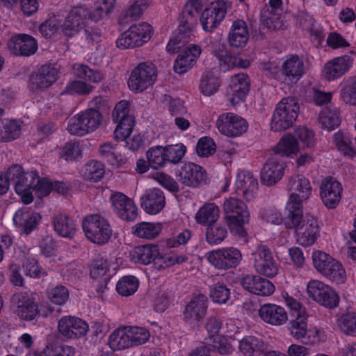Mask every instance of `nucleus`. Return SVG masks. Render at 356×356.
Listing matches in <instances>:
<instances>
[{
  "label": "nucleus",
  "mask_w": 356,
  "mask_h": 356,
  "mask_svg": "<svg viewBox=\"0 0 356 356\" xmlns=\"http://www.w3.org/2000/svg\"><path fill=\"white\" fill-rule=\"evenodd\" d=\"M115 0H100L95 3L91 12L82 6L72 8L60 26L62 33L72 37L85 26L87 19L97 22L106 17L113 9Z\"/></svg>",
  "instance_id": "f257e3e1"
},
{
  "label": "nucleus",
  "mask_w": 356,
  "mask_h": 356,
  "mask_svg": "<svg viewBox=\"0 0 356 356\" xmlns=\"http://www.w3.org/2000/svg\"><path fill=\"white\" fill-rule=\"evenodd\" d=\"M223 211L231 234L245 239L248 232L245 226L250 222V211L247 205L239 199L229 197L224 202Z\"/></svg>",
  "instance_id": "f03ea898"
},
{
  "label": "nucleus",
  "mask_w": 356,
  "mask_h": 356,
  "mask_svg": "<svg viewBox=\"0 0 356 356\" xmlns=\"http://www.w3.org/2000/svg\"><path fill=\"white\" fill-rule=\"evenodd\" d=\"M8 178L14 183V190L21 201L31 204L39 182V175L35 171H25L20 165H11L6 172Z\"/></svg>",
  "instance_id": "7ed1b4c3"
},
{
  "label": "nucleus",
  "mask_w": 356,
  "mask_h": 356,
  "mask_svg": "<svg viewBox=\"0 0 356 356\" xmlns=\"http://www.w3.org/2000/svg\"><path fill=\"white\" fill-rule=\"evenodd\" d=\"M264 68L269 75L287 86L297 83L305 72L302 60L293 54L283 59L280 69L271 63H266Z\"/></svg>",
  "instance_id": "20e7f679"
},
{
  "label": "nucleus",
  "mask_w": 356,
  "mask_h": 356,
  "mask_svg": "<svg viewBox=\"0 0 356 356\" xmlns=\"http://www.w3.org/2000/svg\"><path fill=\"white\" fill-rule=\"evenodd\" d=\"M300 113V104L293 97L282 98L276 105L270 120V129L286 131L293 126Z\"/></svg>",
  "instance_id": "39448f33"
},
{
  "label": "nucleus",
  "mask_w": 356,
  "mask_h": 356,
  "mask_svg": "<svg viewBox=\"0 0 356 356\" xmlns=\"http://www.w3.org/2000/svg\"><path fill=\"white\" fill-rule=\"evenodd\" d=\"M315 269L326 279L334 284L343 283L346 280V270L338 260L331 255L315 250L312 255Z\"/></svg>",
  "instance_id": "423d86ee"
},
{
  "label": "nucleus",
  "mask_w": 356,
  "mask_h": 356,
  "mask_svg": "<svg viewBox=\"0 0 356 356\" xmlns=\"http://www.w3.org/2000/svg\"><path fill=\"white\" fill-rule=\"evenodd\" d=\"M104 117L97 108H89L72 117L67 124V131L72 135L85 136L97 130Z\"/></svg>",
  "instance_id": "0eeeda50"
},
{
  "label": "nucleus",
  "mask_w": 356,
  "mask_h": 356,
  "mask_svg": "<svg viewBox=\"0 0 356 356\" xmlns=\"http://www.w3.org/2000/svg\"><path fill=\"white\" fill-rule=\"evenodd\" d=\"M82 227L86 238L92 243L104 245L111 238L113 231L109 222L99 214L86 216Z\"/></svg>",
  "instance_id": "6e6552de"
},
{
  "label": "nucleus",
  "mask_w": 356,
  "mask_h": 356,
  "mask_svg": "<svg viewBox=\"0 0 356 356\" xmlns=\"http://www.w3.org/2000/svg\"><path fill=\"white\" fill-rule=\"evenodd\" d=\"M152 26L145 22L131 25L116 40V46L121 49H133L147 43L153 34Z\"/></svg>",
  "instance_id": "1a4fd4ad"
},
{
  "label": "nucleus",
  "mask_w": 356,
  "mask_h": 356,
  "mask_svg": "<svg viewBox=\"0 0 356 356\" xmlns=\"http://www.w3.org/2000/svg\"><path fill=\"white\" fill-rule=\"evenodd\" d=\"M205 258L216 269L227 270L238 266L243 260V254L238 248L227 246L207 252Z\"/></svg>",
  "instance_id": "9d476101"
},
{
  "label": "nucleus",
  "mask_w": 356,
  "mask_h": 356,
  "mask_svg": "<svg viewBox=\"0 0 356 356\" xmlns=\"http://www.w3.org/2000/svg\"><path fill=\"white\" fill-rule=\"evenodd\" d=\"M306 293L311 300L327 309L336 308L340 300L335 289L318 280H311L308 282Z\"/></svg>",
  "instance_id": "9b49d317"
},
{
  "label": "nucleus",
  "mask_w": 356,
  "mask_h": 356,
  "mask_svg": "<svg viewBox=\"0 0 356 356\" xmlns=\"http://www.w3.org/2000/svg\"><path fill=\"white\" fill-rule=\"evenodd\" d=\"M248 127L245 118L232 112L222 113L216 120V127L219 133L229 138L241 137L247 132Z\"/></svg>",
  "instance_id": "f8f14e48"
},
{
  "label": "nucleus",
  "mask_w": 356,
  "mask_h": 356,
  "mask_svg": "<svg viewBox=\"0 0 356 356\" xmlns=\"http://www.w3.org/2000/svg\"><path fill=\"white\" fill-rule=\"evenodd\" d=\"M157 78V70L152 64L141 63L131 71L128 79L129 88L141 92L152 86Z\"/></svg>",
  "instance_id": "ddd939ff"
},
{
  "label": "nucleus",
  "mask_w": 356,
  "mask_h": 356,
  "mask_svg": "<svg viewBox=\"0 0 356 356\" xmlns=\"http://www.w3.org/2000/svg\"><path fill=\"white\" fill-rule=\"evenodd\" d=\"M113 119L117 123L114 131L115 138L120 140H127L135 126L134 118L129 114V104L127 101H120L115 105Z\"/></svg>",
  "instance_id": "4468645a"
},
{
  "label": "nucleus",
  "mask_w": 356,
  "mask_h": 356,
  "mask_svg": "<svg viewBox=\"0 0 356 356\" xmlns=\"http://www.w3.org/2000/svg\"><path fill=\"white\" fill-rule=\"evenodd\" d=\"M256 272L267 277H274L278 274L279 265L274 259L270 249L260 245L252 254Z\"/></svg>",
  "instance_id": "2eb2a0df"
},
{
  "label": "nucleus",
  "mask_w": 356,
  "mask_h": 356,
  "mask_svg": "<svg viewBox=\"0 0 356 356\" xmlns=\"http://www.w3.org/2000/svg\"><path fill=\"white\" fill-rule=\"evenodd\" d=\"M353 51L351 54H344L334 57L327 61L322 69L321 75L327 81H334L347 74L354 64Z\"/></svg>",
  "instance_id": "dca6fc26"
},
{
  "label": "nucleus",
  "mask_w": 356,
  "mask_h": 356,
  "mask_svg": "<svg viewBox=\"0 0 356 356\" xmlns=\"http://www.w3.org/2000/svg\"><path fill=\"white\" fill-rule=\"evenodd\" d=\"M227 14V4L222 1H216L209 4L200 16V24L206 32H212L223 21Z\"/></svg>",
  "instance_id": "f3484780"
},
{
  "label": "nucleus",
  "mask_w": 356,
  "mask_h": 356,
  "mask_svg": "<svg viewBox=\"0 0 356 356\" xmlns=\"http://www.w3.org/2000/svg\"><path fill=\"white\" fill-rule=\"evenodd\" d=\"M114 213L120 219L134 221L138 216V209L134 202L121 192H112L110 198Z\"/></svg>",
  "instance_id": "a211bd4d"
},
{
  "label": "nucleus",
  "mask_w": 356,
  "mask_h": 356,
  "mask_svg": "<svg viewBox=\"0 0 356 356\" xmlns=\"http://www.w3.org/2000/svg\"><path fill=\"white\" fill-rule=\"evenodd\" d=\"M243 289L258 296H270L275 291V286L270 280L254 274H246L240 279Z\"/></svg>",
  "instance_id": "6ab92c4d"
},
{
  "label": "nucleus",
  "mask_w": 356,
  "mask_h": 356,
  "mask_svg": "<svg viewBox=\"0 0 356 356\" xmlns=\"http://www.w3.org/2000/svg\"><path fill=\"white\" fill-rule=\"evenodd\" d=\"M14 301L17 303L16 314L23 320L31 321L34 319L38 314L37 305L33 298L28 293L19 294L15 296ZM54 312L51 307H41L39 313L42 316H48Z\"/></svg>",
  "instance_id": "aec40b11"
},
{
  "label": "nucleus",
  "mask_w": 356,
  "mask_h": 356,
  "mask_svg": "<svg viewBox=\"0 0 356 356\" xmlns=\"http://www.w3.org/2000/svg\"><path fill=\"white\" fill-rule=\"evenodd\" d=\"M221 328V322L216 318H211L208 320L206 329L208 332L209 339L212 342L213 350L219 354L230 355L234 351L233 346L228 341V338L232 336L227 334L226 337L219 334Z\"/></svg>",
  "instance_id": "412c9836"
},
{
  "label": "nucleus",
  "mask_w": 356,
  "mask_h": 356,
  "mask_svg": "<svg viewBox=\"0 0 356 356\" xmlns=\"http://www.w3.org/2000/svg\"><path fill=\"white\" fill-rule=\"evenodd\" d=\"M249 90L248 76L243 73L237 74L231 77L227 89V97L230 104L236 106L245 102Z\"/></svg>",
  "instance_id": "4be33fe9"
},
{
  "label": "nucleus",
  "mask_w": 356,
  "mask_h": 356,
  "mask_svg": "<svg viewBox=\"0 0 356 356\" xmlns=\"http://www.w3.org/2000/svg\"><path fill=\"white\" fill-rule=\"evenodd\" d=\"M287 188L291 192L287 202L302 204L312 195V187L309 180L302 175L291 176Z\"/></svg>",
  "instance_id": "5701e85b"
},
{
  "label": "nucleus",
  "mask_w": 356,
  "mask_h": 356,
  "mask_svg": "<svg viewBox=\"0 0 356 356\" xmlns=\"http://www.w3.org/2000/svg\"><path fill=\"white\" fill-rule=\"evenodd\" d=\"M177 177L184 185L193 188L204 184L208 180L206 171L193 163H185L178 172Z\"/></svg>",
  "instance_id": "b1692460"
},
{
  "label": "nucleus",
  "mask_w": 356,
  "mask_h": 356,
  "mask_svg": "<svg viewBox=\"0 0 356 356\" xmlns=\"http://www.w3.org/2000/svg\"><path fill=\"white\" fill-rule=\"evenodd\" d=\"M258 316L264 323L273 326H282L289 320L286 309L271 302L261 305L258 309Z\"/></svg>",
  "instance_id": "393cba45"
},
{
  "label": "nucleus",
  "mask_w": 356,
  "mask_h": 356,
  "mask_svg": "<svg viewBox=\"0 0 356 356\" xmlns=\"http://www.w3.org/2000/svg\"><path fill=\"white\" fill-rule=\"evenodd\" d=\"M321 226L313 216H305L304 223L296 232V242L301 246H312L320 236Z\"/></svg>",
  "instance_id": "a878e982"
},
{
  "label": "nucleus",
  "mask_w": 356,
  "mask_h": 356,
  "mask_svg": "<svg viewBox=\"0 0 356 356\" xmlns=\"http://www.w3.org/2000/svg\"><path fill=\"white\" fill-rule=\"evenodd\" d=\"M60 334L67 339L83 337L88 331V324L79 318L72 316L62 317L58 323Z\"/></svg>",
  "instance_id": "bb28decb"
},
{
  "label": "nucleus",
  "mask_w": 356,
  "mask_h": 356,
  "mask_svg": "<svg viewBox=\"0 0 356 356\" xmlns=\"http://www.w3.org/2000/svg\"><path fill=\"white\" fill-rule=\"evenodd\" d=\"M320 197L325 207L335 209L339 204L343 192L340 182L333 179H326L320 185Z\"/></svg>",
  "instance_id": "cd10ccee"
},
{
  "label": "nucleus",
  "mask_w": 356,
  "mask_h": 356,
  "mask_svg": "<svg viewBox=\"0 0 356 356\" xmlns=\"http://www.w3.org/2000/svg\"><path fill=\"white\" fill-rule=\"evenodd\" d=\"M236 194L242 195L247 201L254 200L258 191V181L249 171H241L237 174L234 184Z\"/></svg>",
  "instance_id": "c85d7f7f"
},
{
  "label": "nucleus",
  "mask_w": 356,
  "mask_h": 356,
  "mask_svg": "<svg viewBox=\"0 0 356 356\" xmlns=\"http://www.w3.org/2000/svg\"><path fill=\"white\" fill-rule=\"evenodd\" d=\"M140 205L148 214L159 213L165 205L163 192L156 188L147 190L140 197Z\"/></svg>",
  "instance_id": "c756f323"
},
{
  "label": "nucleus",
  "mask_w": 356,
  "mask_h": 356,
  "mask_svg": "<svg viewBox=\"0 0 356 356\" xmlns=\"http://www.w3.org/2000/svg\"><path fill=\"white\" fill-rule=\"evenodd\" d=\"M9 50L17 56H30L38 48L36 40L31 35L19 34L10 38L8 42Z\"/></svg>",
  "instance_id": "7c9ffc66"
},
{
  "label": "nucleus",
  "mask_w": 356,
  "mask_h": 356,
  "mask_svg": "<svg viewBox=\"0 0 356 356\" xmlns=\"http://www.w3.org/2000/svg\"><path fill=\"white\" fill-rule=\"evenodd\" d=\"M41 219L40 215L29 208L18 209L13 216V222L20 231L26 234L31 233Z\"/></svg>",
  "instance_id": "2f4dec72"
},
{
  "label": "nucleus",
  "mask_w": 356,
  "mask_h": 356,
  "mask_svg": "<svg viewBox=\"0 0 356 356\" xmlns=\"http://www.w3.org/2000/svg\"><path fill=\"white\" fill-rule=\"evenodd\" d=\"M275 154L283 158L293 159L300 152V144L296 136L284 134L273 147Z\"/></svg>",
  "instance_id": "473e14b6"
},
{
  "label": "nucleus",
  "mask_w": 356,
  "mask_h": 356,
  "mask_svg": "<svg viewBox=\"0 0 356 356\" xmlns=\"http://www.w3.org/2000/svg\"><path fill=\"white\" fill-rule=\"evenodd\" d=\"M286 165L276 159H268L261 172V181L266 186L278 182L284 176Z\"/></svg>",
  "instance_id": "72a5a7b5"
},
{
  "label": "nucleus",
  "mask_w": 356,
  "mask_h": 356,
  "mask_svg": "<svg viewBox=\"0 0 356 356\" xmlns=\"http://www.w3.org/2000/svg\"><path fill=\"white\" fill-rule=\"evenodd\" d=\"M208 307L207 298L204 295L193 297L184 311L185 318L191 323H198L205 316Z\"/></svg>",
  "instance_id": "f704fd0d"
},
{
  "label": "nucleus",
  "mask_w": 356,
  "mask_h": 356,
  "mask_svg": "<svg viewBox=\"0 0 356 356\" xmlns=\"http://www.w3.org/2000/svg\"><path fill=\"white\" fill-rule=\"evenodd\" d=\"M197 13V7L193 1L187 2L179 17V33L184 38H191L193 35L196 25L195 15Z\"/></svg>",
  "instance_id": "c9c22d12"
},
{
  "label": "nucleus",
  "mask_w": 356,
  "mask_h": 356,
  "mask_svg": "<svg viewBox=\"0 0 356 356\" xmlns=\"http://www.w3.org/2000/svg\"><path fill=\"white\" fill-rule=\"evenodd\" d=\"M57 71L50 66H42L30 79V86L34 89L48 88L56 81Z\"/></svg>",
  "instance_id": "e433bc0d"
},
{
  "label": "nucleus",
  "mask_w": 356,
  "mask_h": 356,
  "mask_svg": "<svg viewBox=\"0 0 356 356\" xmlns=\"http://www.w3.org/2000/svg\"><path fill=\"white\" fill-rule=\"evenodd\" d=\"M249 40V32L246 24L242 20L233 22L228 34V42L233 48H243Z\"/></svg>",
  "instance_id": "4c0bfd02"
},
{
  "label": "nucleus",
  "mask_w": 356,
  "mask_h": 356,
  "mask_svg": "<svg viewBox=\"0 0 356 356\" xmlns=\"http://www.w3.org/2000/svg\"><path fill=\"white\" fill-rule=\"evenodd\" d=\"M285 209L286 216L284 220L286 229H296V232L304 223L303 205L301 203L286 202Z\"/></svg>",
  "instance_id": "58836bf2"
},
{
  "label": "nucleus",
  "mask_w": 356,
  "mask_h": 356,
  "mask_svg": "<svg viewBox=\"0 0 356 356\" xmlns=\"http://www.w3.org/2000/svg\"><path fill=\"white\" fill-rule=\"evenodd\" d=\"M159 248L157 245L146 244L136 247L131 253V259L144 265L154 263L156 257L159 256Z\"/></svg>",
  "instance_id": "ea45409f"
},
{
  "label": "nucleus",
  "mask_w": 356,
  "mask_h": 356,
  "mask_svg": "<svg viewBox=\"0 0 356 356\" xmlns=\"http://www.w3.org/2000/svg\"><path fill=\"white\" fill-rule=\"evenodd\" d=\"M220 217V209L213 202L204 204L195 214V222L200 225L209 226L214 224Z\"/></svg>",
  "instance_id": "a19ab883"
},
{
  "label": "nucleus",
  "mask_w": 356,
  "mask_h": 356,
  "mask_svg": "<svg viewBox=\"0 0 356 356\" xmlns=\"http://www.w3.org/2000/svg\"><path fill=\"white\" fill-rule=\"evenodd\" d=\"M3 115V111L0 108V141H10L18 138L21 134L22 122L2 119Z\"/></svg>",
  "instance_id": "79ce46f5"
},
{
  "label": "nucleus",
  "mask_w": 356,
  "mask_h": 356,
  "mask_svg": "<svg viewBox=\"0 0 356 356\" xmlns=\"http://www.w3.org/2000/svg\"><path fill=\"white\" fill-rule=\"evenodd\" d=\"M111 266V263L108 259L99 258L94 260L90 266V277L104 284L108 283L111 277L110 273Z\"/></svg>",
  "instance_id": "37998d69"
},
{
  "label": "nucleus",
  "mask_w": 356,
  "mask_h": 356,
  "mask_svg": "<svg viewBox=\"0 0 356 356\" xmlns=\"http://www.w3.org/2000/svg\"><path fill=\"white\" fill-rule=\"evenodd\" d=\"M215 56L218 59L220 68L223 72L229 71L236 67L246 68L250 65V60L242 59L226 51L216 50Z\"/></svg>",
  "instance_id": "c03bdc74"
},
{
  "label": "nucleus",
  "mask_w": 356,
  "mask_h": 356,
  "mask_svg": "<svg viewBox=\"0 0 356 356\" xmlns=\"http://www.w3.org/2000/svg\"><path fill=\"white\" fill-rule=\"evenodd\" d=\"M266 345L261 339L253 336H248L239 341V351L244 356H254L266 349Z\"/></svg>",
  "instance_id": "a18cd8bd"
},
{
  "label": "nucleus",
  "mask_w": 356,
  "mask_h": 356,
  "mask_svg": "<svg viewBox=\"0 0 356 356\" xmlns=\"http://www.w3.org/2000/svg\"><path fill=\"white\" fill-rule=\"evenodd\" d=\"M162 229L163 225L161 222H142L133 227L132 232L139 238L152 240L160 234Z\"/></svg>",
  "instance_id": "49530a36"
},
{
  "label": "nucleus",
  "mask_w": 356,
  "mask_h": 356,
  "mask_svg": "<svg viewBox=\"0 0 356 356\" xmlns=\"http://www.w3.org/2000/svg\"><path fill=\"white\" fill-rule=\"evenodd\" d=\"M126 326L115 330L109 336L108 344L113 351L123 350L131 347Z\"/></svg>",
  "instance_id": "de8ad7c7"
},
{
  "label": "nucleus",
  "mask_w": 356,
  "mask_h": 356,
  "mask_svg": "<svg viewBox=\"0 0 356 356\" xmlns=\"http://www.w3.org/2000/svg\"><path fill=\"white\" fill-rule=\"evenodd\" d=\"M54 227L58 235L65 238L73 237L76 230L74 221L63 214H58L54 217Z\"/></svg>",
  "instance_id": "09e8293b"
},
{
  "label": "nucleus",
  "mask_w": 356,
  "mask_h": 356,
  "mask_svg": "<svg viewBox=\"0 0 356 356\" xmlns=\"http://www.w3.org/2000/svg\"><path fill=\"white\" fill-rule=\"evenodd\" d=\"M339 98L346 104L356 105V76H350L341 81Z\"/></svg>",
  "instance_id": "8fccbe9b"
},
{
  "label": "nucleus",
  "mask_w": 356,
  "mask_h": 356,
  "mask_svg": "<svg viewBox=\"0 0 356 356\" xmlns=\"http://www.w3.org/2000/svg\"><path fill=\"white\" fill-rule=\"evenodd\" d=\"M318 122L321 127L330 131L339 126L341 118L337 108H325L319 114Z\"/></svg>",
  "instance_id": "3c124183"
},
{
  "label": "nucleus",
  "mask_w": 356,
  "mask_h": 356,
  "mask_svg": "<svg viewBox=\"0 0 356 356\" xmlns=\"http://www.w3.org/2000/svg\"><path fill=\"white\" fill-rule=\"evenodd\" d=\"M308 315L295 317L289 324L288 330L290 335L296 341L305 344Z\"/></svg>",
  "instance_id": "603ef678"
},
{
  "label": "nucleus",
  "mask_w": 356,
  "mask_h": 356,
  "mask_svg": "<svg viewBox=\"0 0 356 356\" xmlns=\"http://www.w3.org/2000/svg\"><path fill=\"white\" fill-rule=\"evenodd\" d=\"M188 260V257L185 254H177L171 252L165 255L159 253V256L156 257L154 267L158 270H162L175 264H180L186 262Z\"/></svg>",
  "instance_id": "864d4df0"
},
{
  "label": "nucleus",
  "mask_w": 356,
  "mask_h": 356,
  "mask_svg": "<svg viewBox=\"0 0 356 356\" xmlns=\"http://www.w3.org/2000/svg\"><path fill=\"white\" fill-rule=\"evenodd\" d=\"M72 72L76 76L92 83H99L104 79L102 72L92 70L87 65L81 63L73 65Z\"/></svg>",
  "instance_id": "5fc2aeb1"
},
{
  "label": "nucleus",
  "mask_w": 356,
  "mask_h": 356,
  "mask_svg": "<svg viewBox=\"0 0 356 356\" xmlns=\"http://www.w3.org/2000/svg\"><path fill=\"white\" fill-rule=\"evenodd\" d=\"M164 146L157 145L150 147L146 152V158L149 165L153 169L163 167L166 163Z\"/></svg>",
  "instance_id": "6e6d98bb"
},
{
  "label": "nucleus",
  "mask_w": 356,
  "mask_h": 356,
  "mask_svg": "<svg viewBox=\"0 0 356 356\" xmlns=\"http://www.w3.org/2000/svg\"><path fill=\"white\" fill-rule=\"evenodd\" d=\"M81 173L84 179L97 182L104 177V168L101 163L91 161L85 165Z\"/></svg>",
  "instance_id": "4d7b16f0"
},
{
  "label": "nucleus",
  "mask_w": 356,
  "mask_h": 356,
  "mask_svg": "<svg viewBox=\"0 0 356 356\" xmlns=\"http://www.w3.org/2000/svg\"><path fill=\"white\" fill-rule=\"evenodd\" d=\"M219 79L211 72H207L201 78L200 90L205 96H211L215 94L220 87Z\"/></svg>",
  "instance_id": "13d9d810"
},
{
  "label": "nucleus",
  "mask_w": 356,
  "mask_h": 356,
  "mask_svg": "<svg viewBox=\"0 0 356 356\" xmlns=\"http://www.w3.org/2000/svg\"><path fill=\"white\" fill-rule=\"evenodd\" d=\"M138 280L132 275L122 277L116 284V291L123 296H129L134 294L138 288Z\"/></svg>",
  "instance_id": "bf43d9fd"
},
{
  "label": "nucleus",
  "mask_w": 356,
  "mask_h": 356,
  "mask_svg": "<svg viewBox=\"0 0 356 356\" xmlns=\"http://www.w3.org/2000/svg\"><path fill=\"white\" fill-rule=\"evenodd\" d=\"M302 28L307 31L311 41L316 44H321L325 38L322 26L314 22L310 17L302 24Z\"/></svg>",
  "instance_id": "052dcab7"
},
{
  "label": "nucleus",
  "mask_w": 356,
  "mask_h": 356,
  "mask_svg": "<svg viewBox=\"0 0 356 356\" xmlns=\"http://www.w3.org/2000/svg\"><path fill=\"white\" fill-rule=\"evenodd\" d=\"M334 143L338 150L343 155L354 157L356 156V149L352 146L350 137L341 131H338L334 135Z\"/></svg>",
  "instance_id": "680f3d73"
},
{
  "label": "nucleus",
  "mask_w": 356,
  "mask_h": 356,
  "mask_svg": "<svg viewBox=\"0 0 356 356\" xmlns=\"http://www.w3.org/2000/svg\"><path fill=\"white\" fill-rule=\"evenodd\" d=\"M326 339V334L323 328L307 323L305 345H320L325 342Z\"/></svg>",
  "instance_id": "e2e57ef3"
},
{
  "label": "nucleus",
  "mask_w": 356,
  "mask_h": 356,
  "mask_svg": "<svg viewBox=\"0 0 356 356\" xmlns=\"http://www.w3.org/2000/svg\"><path fill=\"white\" fill-rule=\"evenodd\" d=\"M60 17L55 13L48 15L47 19L40 26V33L47 38L55 35L60 29Z\"/></svg>",
  "instance_id": "0e129e2a"
},
{
  "label": "nucleus",
  "mask_w": 356,
  "mask_h": 356,
  "mask_svg": "<svg viewBox=\"0 0 356 356\" xmlns=\"http://www.w3.org/2000/svg\"><path fill=\"white\" fill-rule=\"evenodd\" d=\"M227 236V230L222 225H209L206 233V240L211 245L221 243Z\"/></svg>",
  "instance_id": "69168bd1"
},
{
  "label": "nucleus",
  "mask_w": 356,
  "mask_h": 356,
  "mask_svg": "<svg viewBox=\"0 0 356 356\" xmlns=\"http://www.w3.org/2000/svg\"><path fill=\"white\" fill-rule=\"evenodd\" d=\"M126 327L131 347L142 345L149 340L150 334L147 329L138 326H126Z\"/></svg>",
  "instance_id": "338daca9"
},
{
  "label": "nucleus",
  "mask_w": 356,
  "mask_h": 356,
  "mask_svg": "<svg viewBox=\"0 0 356 356\" xmlns=\"http://www.w3.org/2000/svg\"><path fill=\"white\" fill-rule=\"evenodd\" d=\"M60 156L67 161H76L82 156V147L79 143L69 142L60 149Z\"/></svg>",
  "instance_id": "774afa93"
}]
</instances>
